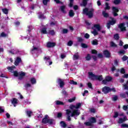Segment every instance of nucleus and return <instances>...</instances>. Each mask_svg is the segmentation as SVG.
<instances>
[{
    "label": "nucleus",
    "mask_w": 128,
    "mask_h": 128,
    "mask_svg": "<svg viewBox=\"0 0 128 128\" xmlns=\"http://www.w3.org/2000/svg\"><path fill=\"white\" fill-rule=\"evenodd\" d=\"M82 104L80 103H78L76 105L72 104L70 106V110L68 109L66 110V114L68 116V120H70V116H80V112L78 108H80Z\"/></svg>",
    "instance_id": "nucleus-1"
},
{
    "label": "nucleus",
    "mask_w": 128,
    "mask_h": 128,
    "mask_svg": "<svg viewBox=\"0 0 128 128\" xmlns=\"http://www.w3.org/2000/svg\"><path fill=\"white\" fill-rule=\"evenodd\" d=\"M88 76L90 78L93 80H100V82L102 80V76H96L92 72H88Z\"/></svg>",
    "instance_id": "nucleus-2"
},
{
    "label": "nucleus",
    "mask_w": 128,
    "mask_h": 128,
    "mask_svg": "<svg viewBox=\"0 0 128 128\" xmlns=\"http://www.w3.org/2000/svg\"><path fill=\"white\" fill-rule=\"evenodd\" d=\"M102 27H100V24H95L94 25V26L92 28L93 31H92L91 32L92 34H94V36H98V31H96V30L100 31Z\"/></svg>",
    "instance_id": "nucleus-3"
},
{
    "label": "nucleus",
    "mask_w": 128,
    "mask_h": 128,
    "mask_svg": "<svg viewBox=\"0 0 128 128\" xmlns=\"http://www.w3.org/2000/svg\"><path fill=\"white\" fill-rule=\"evenodd\" d=\"M94 12V9H88V8H85L83 10L84 14H86L88 18H92V12Z\"/></svg>",
    "instance_id": "nucleus-4"
},
{
    "label": "nucleus",
    "mask_w": 128,
    "mask_h": 128,
    "mask_svg": "<svg viewBox=\"0 0 128 128\" xmlns=\"http://www.w3.org/2000/svg\"><path fill=\"white\" fill-rule=\"evenodd\" d=\"M42 122L43 124H52L54 122V120L52 119H50L48 116L46 115L44 118L42 119Z\"/></svg>",
    "instance_id": "nucleus-5"
},
{
    "label": "nucleus",
    "mask_w": 128,
    "mask_h": 128,
    "mask_svg": "<svg viewBox=\"0 0 128 128\" xmlns=\"http://www.w3.org/2000/svg\"><path fill=\"white\" fill-rule=\"evenodd\" d=\"M14 76H18L19 80H22V78L26 76V73L22 72H18L14 71Z\"/></svg>",
    "instance_id": "nucleus-6"
},
{
    "label": "nucleus",
    "mask_w": 128,
    "mask_h": 128,
    "mask_svg": "<svg viewBox=\"0 0 128 128\" xmlns=\"http://www.w3.org/2000/svg\"><path fill=\"white\" fill-rule=\"evenodd\" d=\"M96 118L94 117H92L90 120V122H86L84 123V124L86 126H92V124H94V122H96Z\"/></svg>",
    "instance_id": "nucleus-7"
},
{
    "label": "nucleus",
    "mask_w": 128,
    "mask_h": 128,
    "mask_svg": "<svg viewBox=\"0 0 128 128\" xmlns=\"http://www.w3.org/2000/svg\"><path fill=\"white\" fill-rule=\"evenodd\" d=\"M102 92L104 94H108L110 92H112V89L108 86L104 87L102 89Z\"/></svg>",
    "instance_id": "nucleus-8"
},
{
    "label": "nucleus",
    "mask_w": 128,
    "mask_h": 128,
    "mask_svg": "<svg viewBox=\"0 0 128 128\" xmlns=\"http://www.w3.org/2000/svg\"><path fill=\"white\" fill-rule=\"evenodd\" d=\"M116 20L112 18V21H110L108 23H107V28H110V26H114V24H116Z\"/></svg>",
    "instance_id": "nucleus-9"
},
{
    "label": "nucleus",
    "mask_w": 128,
    "mask_h": 128,
    "mask_svg": "<svg viewBox=\"0 0 128 128\" xmlns=\"http://www.w3.org/2000/svg\"><path fill=\"white\" fill-rule=\"evenodd\" d=\"M44 60H46V64L49 66L52 64V62L50 61V56L44 57Z\"/></svg>",
    "instance_id": "nucleus-10"
},
{
    "label": "nucleus",
    "mask_w": 128,
    "mask_h": 128,
    "mask_svg": "<svg viewBox=\"0 0 128 128\" xmlns=\"http://www.w3.org/2000/svg\"><path fill=\"white\" fill-rule=\"evenodd\" d=\"M124 26V23H121L118 24V28L120 30L121 32L126 30V26Z\"/></svg>",
    "instance_id": "nucleus-11"
},
{
    "label": "nucleus",
    "mask_w": 128,
    "mask_h": 128,
    "mask_svg": "<svg viewBox=\"0 0 128 128\" xmlns=\"http://www.w3.org/2000/svg\"><path fill=\"white\" fill-rule=\"evenodd\" d=\"M38 50H40V48L38 47L36 48L34 46L33 48L31 50V52L32 54H34V52H38Z\"/></svg>",
    "instance_id": "nucleus-12"
},
{
    "label": "nucleus",
    "mask_w": 128,
    "mask_h": 128,
    "mask_svg": "<svg viewBox=\"0 0 128 128\" xmlns=\"http://www.w3.org/2000/svg\"><path fill=\"white\" fill-rule=\"evenodd\" d=\"M112 10L113 11V14L114 16H118L116 12H118V9L116 7H112Z\"/></svg>",
    "instance_id": "nucleus-13"
},
{
    "label": "nucleus",
    "mask_w": 128,
    "mask_h": 128,
    "mask_svg": "<svg viewBox=\"0 0 128 128\" xmlns=\"http://www.w3.org/2000/svg\"><path fill=\"white\" fill-rule=\"evenodd\" d=\"M58 84H60V88H63L64 86V80H62V79H58Z\"/></svg>",
    "instance_id": "nucleus-14"
},
{
    "label": "nucleus",
    "mask_w": 128,
    "mask_h": 128,
    "mask_svg": "<svg viewBox=\"0 0 128 128\" xmlns=\"http://www.w3.org/2000/svg\"><path fill=\"white\" fill-rule=\"evenodd\" d=\"M126 120H128V118H126V116H124V118H119L118 123L122 124V122H126Z\"/></svg>",
    "instance_id": "nucleus-15"
},
{
    "label": "nucleus",
    "mask_w": 128,
    "mask_h": 128,
    "mask_svg": "<svg viewBox=\"0 0 128 128\" xmlns=\"http://www.w3.org/2000/svg\"><path fill=\"white\" fill-rule=\"evenodd\" d=\"M12 102V104L14 106H16V104H18V99L16 98H13Z\"/></svg>",
    "instance_id": "nucleus-16"
},
{
    "label": "nucleus",
    "mask_w": 128,
    "mask_h": 128,
    "mask_svg": "<svg viewBox=\"0 0 128 128\" xmlns=\"http://www.w3.org/2000/svg\"><path fill=\"white\" fill-rule=\"evenodd\" d=\"M104 54L106 58H110V53L108 50H106L104 52Z\"/></svg>",
    "instance_id": "nucleus-17"
},
{
    "label": "nucleus",
    "mask_w": 128,
    "mask_h": 128,
    "mask_svg": "<svg viewBox=\"0 0 128 128\" xmlns=\"http://www.w3.org/2000/svg\"><path fill=\"white\" fill-rule=\"evenodd\" d=\"M56 46V44L54 42H48L47 43V48H54Z\"/></svg>",
    "instance_id": "nucleus-18"
},
{
    "label": "nucleus",
    "mask_w": 128,
    "mask_h": 128,
    "mask_svg": "<svg viewBox=\"0 0 128 128\" xmlns=\"http://www.w3.org/2000/svg\"><path fill=\"white\" fill-rule=\"evenodd\" d=\"M22 60L20 59V58L18 57L16 58V60H15L14 62V64L15 66H18V64H20V62Z\"/></svg>",
    "instance_id": "nucleus-19"
},
{
    "label": "nucleus",
    "mask_w": 128,
    "mask_h": 128,
    "mask_svg": "<svg viewBox=\"0 0 128 128\" xmlns=\"http://www.w3.org/2000/svg\"><path fill=\"white\" fill-rule=\"evenodd\" d=\"M55 104L57 106H64V102L60 101V100L55 101Z\"/></svg>",
    "instance_id": "nucleus-20"
},
{
    "label": "nucleus",
    "mask_w": 128,
    "mask_h": 128,
    "mask_svg": "<svg viewBox=\"0 0 128 128\" xmlns=\"http://www.w3.org/2000/svg\"><path fill=\"white\" fill-rule=\"evenodd\" d=\"M74 60H78L80 58V55H78V53L75 54L72 58Z\"/></svg>",
    "instance_id": "nucleus-21"
},
{
    "label": "nucleus",
    "mask_w": 128,
    "mask_h": 128,
    "mask_svg": "<svg viewBox=\"0 0 128 128\" xmlns=\"http://www.w3.org/2000/svg\"><path fill=\"white\" fill-rule=\"evenodd\" d=\"M40 32L44 34H48V32H46V28H43L40 30Z\"/></svg>",
    "instance_id": "nucleus-22"
},
{
    "label": "nucleus",
    "mask_w": 128,
    "mask_h": 128,
    "mask_svg": "<svg viewBox=\"0 0 128 128\" xmlns=\"http://www.w3.org/2000/svg\"><path fill=\"white\" fill-rule=\"evenodd\" d=\"M30 82L32 84H36V80L34 78H31L30 80Z\"/></svg>",
    "instance_id": "nucleus-23"
},
{
    "label": "nucleus",
    "mask_w": 128,
    "mask_h": 128,
    "mask_svg": "<svg viewBox=\"0 0 128 128\" xmlns=\"http://www.w3.org/2000/svg\"><path fill=\"white\" fill-rule=\"evenodd\" d=\"M2 12H4V14H8V10L7 8H2Z\"/></svg>",
    "instance_id": "nucleus-24"
},
{
    "label": "nucleus",
    "mask_w": 128,
    "mask_h": 128,
    "mask_svg": "<svg viewBox=\"0 0 128 128\" xmlns=\"http://www.w3.org/2000/svg\"><path fill=\"white\" fill-rule=\"evenodd\" d=\"M86 2H88V0H83L81 4V6H86L87 4Z\"/></svg>",
    "instance_id": "nucleus-25"
},
{
    "label": "nucleus",
    "mask_w": 128,
    "mask_h": 128,
    "mask_svg": "<svg viewBox=\"0 0 128 128\" xmlns=\"http://www.w3.org/2000/svg\"><path fill=\"white\" fill-rule=\"evenodd\" d=\"M69 16H70L72 17L74 16V10H70L69 12Z\"/></svg>",
    "instance_id": "nucleus-26"
},
{
    "label": "nucleus",
    "mask_w": 128,
    "mask_h": 128,
    "mask_svg": "<svg viewBox=\"0 0 128 128\" xmlns=\"http://www.w3.org/2000/svg\"><path fill=\"white\" fill-rule=\"evenodd\" d=\"M60 126L62 128H66V123L64 122H61L60 123Z\"/></svg>",
    "instance_id": "nucleus-27"
},
{
    "label": "nucleus",
    "mask_w": 128,
    "mask_h": 128,
    "mask_svg": "<svg viewBox=\"0 0 128 128\" xmlns=\"http://www.w3.org/2000/svg\"><path fill=\"white\" fill-rule=\"evenodd\" d=\"M26 114L29 118H30L32 114V111H27Z\"/></svg>",
    "instance_id": "nucleus-28"
},
{
    "label": "nucleus",
    "mask_w": 128,
    "mask_h": 128,
    "mask_svg": "<svg viewBox=\"0 0 128 128\" xmlns=\"http://www.w3.org/2000/svg\"><path fill=\"white\" fill-rule=\"evenodd\" d=\"M105 80L108 82H110L112 78L110 76H107L106 77Z\"/></svg>",
    "instance_id": "nucleus-29"
},
{
    "label": "nucleus",
    "mask_w": 128,
    "mask_h": 128,
    "mask_svg": "<svg viewBox=\"0 0 128 128\" xmlns=\"http://www.w3.org/2000/svg\"><path fill=\"white\" fill-rule=\"evenodd\" d=\"M98 44V40H92V44H93V46H96Z\"/></svg>",
    "instance_id": "nucleus-30"
},
{
    "label": "nucleus",
    "mask_w": 128,
    "mask_h": 128,
    "mask_svg": "<svg viewBox=\"0 0 128 128\" xmlns=\"http://www.w3.org/2000/svg\"><path fill=\"white\" fill-rule=\"evenodd\" d=\"M102 15L104 16V18H108V14L106 12L103 11L102 12Z\"/></svg>",
    "instance_id": "nucleus-31"
},
{
    "label": "nucleus",
    "mask_w": 128,
    "mask_h": 128,
    "mask_svg": "<svg viewBox=\"0 0 128 128\" xmlns=\"http://www.w3.org/2000/svg\"><path fill=\"white\" fill-rule=\"evenodd\" d=\"M0 36H2V38H6V36H8V34H6L4 32H2L0 34Z\"/></svg>",
    "instance_id": "nucleus-32"
},
{
    "label": "nucleus",
    "mask_w": 128,
    "mask_h": 128,
    "mask_svg": "<svg viewBox=\"0 0 128 128\" xmlns=\"http://www.w3.org/2000/svg\"><path fill=\"white\" fill-rule=\"evenodd\" d=\"M74 100H76V97H74L73 98H72L71 99H69L68 100V102H74Z\"/></svg>",
    "instance_id": "nucleus-33"
},
{
    "label": "nucleus",
    "mask_w": 128,
    "mask_h": 128,
    "mask_svg": "<svg viewBox=\"0 0 128 128\" xmlns=\"http://www.w3.org/2000/svg\"><path fill=\"white\" fill-rule=\"evenodd\" d=\"M14 68H16V66H13L8 68V70H10V72H12V70H14Z\"/></svg>",
    "instance_id": "nucleus-34"
},
{
    "label": "nucleus",
    "mask_w": 128,
    "mask_h": 128,
    "mask_svg": "<svg viewBox=\"0 0 128 128\" xmlns=\"http://www.w3.org/2000/svg\"><path fill=\"white\" fill-rule=\"evenodd\" d=\"M72 44H74V42H72V41L70 40L68 42V46H72Z\"/></svg>",
    "instance_id": "nucleus-35"
},
{
    "label": "nucleus",
    "mask_w": 128,
    "mask_h": 128,
    "mask_svg": "<svg viewBox=\"0 0 128 128\" xmlns=\"http://www.w3.org/2000/svg\"><path fill=\"white\" fill-rule=\"evenodd\" d=\"M49 34H51V36H54V30H51L48 32Z\"/></svg>",
    "instance_id": "nucleus-36"
},
{
    "label": "nucleus",
    "mask_w": 128,
    "mask_h": 128,
    "mask_svg": "<svg viewBox=\"0 0 128 128\" xmlns=\"http://www.w3.org/2000/svg\"><path fill=\"white\" fill-rule=\"evenodd\" d=\"M70 84H74V85L78 84V82H74V81L72 80L70 81Z\"/></svg>",
    "instance_id": "nucleus-37"
},
{
    "label": "nucleus",
    "mask_w": 128,
    "mask_h": 128,
    "mask_svg": "<svg viewBox=\"0 0 128 128\" xmlns=\"http://www.w3.org/2000/svg\"><path fill=\"white\" fill-rule=\"evenodd\" d=\"M28 38L29 40H30V42H32V40H34V37L32 36H28Z\"/></svg>",
    "instance_id": "nucleus-38"
},
{
    "label": "nucleus",
    "mask_w": 128,
    "mask_h": 128,
    "mask_svg": "<svg viewBox=\"0 0 128 128\" xmlns=\"http://www.w3.org/2000/svg\"><path fill=\"white\" fill-rule=\"evenodd\" d=\"M48 2H50V0H43V4L44 6H46Z\"/></svg>",
    "instance_id": "nucleus-39"
},
{
    "label": "nucleus",
    "mask_w": 128,
    "mask_h": 128,
    "mask_svg": "<svg viewBox=\"0 0 128 128\" xmlns=\"http://www.w3.org/2000/svg\"><path fill=\"white\" fill-rule=\"evenodd\" d=\"M98 97H94L93 98V102H98Z\"/></svg>",
    "instance_id": "nucleus-40"
},
{
    "label": "nucleus",
    "mask_w": 128,
    "mask_h": 128,
    "mask_svg": "<svg viewBox=\"0 0 128 128\" xmlns=\"http://www.w3.org/2000/svg\"><path fill=\"white\" fill-rule=\"evenodd\" d=\"M112 100L116 101L118 100V96H114L112 98Z\"/></svg>",
    "instance_id": "nucleus-41"
},
{
    "label": "nucleus",
    "mask_w": 128,
    "mask_h": 128,
    "mask_svg": "<svg viewBox=\"0 0 128 128\" xmlns=\"http://www.w3.org/2000/svg\"><path fill=\"white\" fill-rule=\"evenodd\" d=\"M120 2V0H114V4H118Z\"/></svg>",
    "instance_id": "nucleus-42"
},
{
    "label": "nucleus",
    "mask_w": 128,
    "mask_h": 128,
    "mask_svg": "<svg viewBox=\"0 0 128 128\" xmlns=\"http://www.w3.org/2000/svg\"><path fill=\"white\" fill-rule=\"evenodd\" d=\"M28 32H32V26H28Z\"/></svg>",
    "instance_id": "nucleus-43"
},
{
    "label": "nucleus",
    "mask_w": 128,
    "mask_h": 128,
    "mask_svg": "<svg viewBox=\"0 0 128 128\" xmlns=\"http://www.w3.org/2000/svg\"><path fill=\"white\" fill-rule=\"evenodd\" d=\"M121 128H128V124H123L121 125Z\"/></svg>",
    "instance_id": "nucleus-44"
},
{
    "label": "nucleus",
    "mask_w": 128,
    "mask_h": 128,
    "mask_svg": "<svg viewBox=\"0 0 128 128\" xmlns=\"http://www.w3.org/2000/svg\"><path fill=\"white\" fill-rule=\"evenodd\" d=\"M120 54H126V51L124 50H121L119 52Z\"/></svg>",
    "instance_id": "nucleus-45"
},
{
    "label": "nucleus",
    "mask_w": 128,
    "mask_h": 128,
    "mask_svg": "<svg viewBox=\"0 0 128 128\" xmlns=\"http://www.w3.org/2000/svg\"><path fill=\"white\" fill-rule=\"evenodd\" d=\"M106 7L104 8V10H110V6H108V4L106 3Z\"/></svg>",
    "instance_id": "nucleus-46"
},
{
    "label": "nucleus",
    "mask_w": 128,
    "mask_h": 128,
    "mask_svg": "<svg viewBox=\"0 0 128 128\" xmlns=\"http://www.w3.org/2000/svg\"><path fill=\"white\" fill-rule=\"evenodd\" d=\"M114 38H115V40H118V38H120L118 34H116L115 35H114Z\"/></svg>",
    "instance_id": "nucleus-47"
},
{
    "label": "nucleus",
    "mask_w": 128,
    "mask_h": 128,
    "mask_svg": "<svg viewBox=\"0 0 128 128\" xmlns=\"http://www.w3.org/2000/svg\"><path fill=\"white\" fill-rule=\"evenodd\" d=\"M86 58V60H90V54H88L87 55Z\"/></svg>",
    "instance_id": "nucleus-48"
},
{
    "label": "nucleus",
    "mask_w": 128,
    "mask_h": 128,
    "mask_svg": "<svg viewBox=\"0 0 128 128\" xmlns=\"http://www.w3.org/2000/svg\"><path fill=\"white\" fill-rule=\"evenodd\" d=\"M128 56H123V58H122V60H124V62H126V60H128Z\"/></svg>",
    "instance_id": "nucleus-49"
},
{
    "label": "nucleus",
    "mask_w": 128,
    "mask_h": 128,
    "mask_svg": "<svg viewBox=\"0 0 128 128\" xmlns=\"http://www.w3.org/2000/svg\"><path fill=\"white\" fill-rule=\"evenodd\" d=\"M64 8H66V6H62L60 7V10L62 12H64Z\"/></svg>",
    "instance_id": "nucleus-50"
},
{
    "label": "nucleus",
    "mask_w": 128,
    "mask_h": 128,
    "mask_svg": "<svg viewBox=\"0 0 128 128\" xmlns=\"http://www.w3.org/2000/svg\"><path fill=\"white\" fill-rule=\"evenodd\" d=\"M120 72L121 74H124V72H126V70H124V68H122L120 69Z\"/></svg>",
    "instance_id": "nucleus-51"
},
{
    "label": "nucleus",
    "mask_w": 128,
    "mask_h": 128,
    "mask_svg": "<svg viewBox=\"0 0 128 128\" xmlns=\"http://www.w3.org/2000/svg\"><path fill=\"white\" fill-rule=\"evenodd\" d=\"M73 2H74V0H70V4H69V6H70V8H72V6Z\"/></svg>",
    "instance_id": "nucleus-52"
},
{
    "label": "nucleus",
    "mask_w": 128,
    "mask_h": 128,
    "mask_svg": "<svg viewBox=\"0 0 128 128\" xmlns=\"http://www.w3.org/2000/svg\"><path fill=\"white\" fill-rule=\"evenodd\" d=\"M128 106H123V110H128Z\"/></svg>",
    "instance_id": "nucleus-53"
},
{
    "label": "nucleus",
    "mask_w": 128,
    "mask_h": 128,
    "mask_svg": "<svg viewBox=\"0 0 128 128\" xmlns=\"http://www.w3.org/2000/svg\"><path fill=\"white\" fill-rule=\"evenodd\" d=\"M118 112H115L114 118H118Z\"/></svg>",
    "instance_id": "nucleus-54"
},
{
    "label": "nucleus",
    "mask_w": 128,
    "mask_h": 128,
    "mask_svg": "<svg viewBox=\"0 0 128 128\" xmlns=\"http://www.w3.org/2000/svg\"><path fill=\"white\" fill-rule=\"evenodd\" d=\"M88 87L90 88H92V83L88 82Z\"/></svg>",
    "instance_id": "nucleus-55"
},
{
    "label": "nucleus",
    "mask_w": 128,
    "mask_h": 128,
    "mask_svg": "<svg viewBox=\"0 0 128 128\" xmlns=\"http://www.w3.org/2000/svg\"><path fill=\"white\" fill-rule=\"evenodd\" d=\"M81 46L82 48H88V46H86V44H81Z\"/></svg>",
    "instance_id": "nucleus-56"
},
{
    "label": "nucleus",
    "mask_w": 128,
    "mask_h": 128,
    "mask_svg": "<svg viewBox=\"0 0 128 128\" xmlns=\"http://www.w3.org/2000/svg\"><path fill=\"white\" fill-rule=\"evenodd\" d=\"M4 112V107H0V113Z\"/></svg>",
    "instance_id": "nucleus-57"
},
{
    "label": "nucleus",
    "mask_w": 128,
    "mask_h": 128,
    "mask_svg": "<svg viewBox=\"0 0 128 128\" xmlns=\"http://www.w3.org/2000/svg\"><path fill=\"white\" fill-rule=\"evenodd\" d=\"M37 118H42V114H37Z\"/></svg>",
    "instance_id": "nucleus-58"
},
{
    "label": "nucleus",
    "mask_w": 128,
    "mask_h": 128,
    "mask_svg": "<svg viewBox=\"0 0 128 128\" xmlns=\"http://www.w3.org/2000/svg\"><path fill=\"white\" fill-rule=\"evenodd\" d=\"M110 46H116V44L112 42H110Z\"/></svg>",
    "instance_id": "nucleus-59"
},
{
    "label": "nucleus",
    "mask_w": 128,
    "mask_h": 128,
    "mask_svg": "<svg viewBox=\"0 0 128 128\" xmlns=\"http://www.w3.org/2000/svg\"><path fill=\"white\" fill-rule=\"evenodd\" d=\"M63 34H68V30L67 29H64L63 30Z\"/></svg>",
    "instance_id": "nucleus-60"
},
{
    "label": "nucleus",
    "mask_w": 128,
    "mask_h": 128,
    "mask_svg": "<svg viewBox=\"0 0 128 128\" xmlns=\"http://www.w3.org/2000/svg\"><path fill=\"white\" fill-rule=\"evenodd\" d=\"M86 94H88V91L86 90L84 91V92L82 94L83 96H86Z\"/></svg>",
    "instance_id": "nucleus-61"
},
{
    "label": "nucleus",
    "mask_w": 128,
    "mask_h": 128,
    "mask_svg": "<svg viewBox=\"0 0 128 128\" xmlns=\"http://www.w3.org/2000/svg\"><path fill=\"white\" fill-rule=\"evenodd\" d=\"M84 36L86 38H90V34H84Z\"/></svg>",
    "instance_id": "nucleus-62"
},
{
    "label": "nucleus",
    "mask_w": 128,
    "mask_h": 128,
    "mask_svg": "<svg viewBox=\"0 0 128 128\" xmlns=\"http://www.w3.org/2000/svg\"><path fill=\"white\" fill-rule=\"evenodd\" d=\"M77 40L80 42H82V40H82V38H78Z\"/></svg>",
    "instance_id": "nucleus-63"
},
{
    "label": "nucleus",
    "mask_w": 128,
    "mask_h": 128,
    "mask_svg": "<svg viewBox=\"0 0 128 128\" xmlns=\"http://www.w3.org/2000/svg\"><path fill=\"white\" fill-rule=\"evenodd\" d=\"M39 18H44V14H41L39 16Z\"/></svg>",
    "instance_id": "nucleus-64"
}]
</instances>
